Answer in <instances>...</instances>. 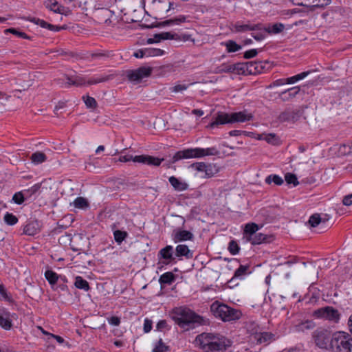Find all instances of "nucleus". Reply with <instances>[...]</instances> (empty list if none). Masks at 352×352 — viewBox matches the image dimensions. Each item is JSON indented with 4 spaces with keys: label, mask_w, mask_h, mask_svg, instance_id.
Wrapping results in <instances>:
<instances>
[{
    "label": "nucleus",
    "mask_w": 352,
    "mask_h": 352,
    "mask_svg": "<svg viewBox=\"0 0 352 352\" xmlns=\"http://www.w3.org/2000/svg\"><path fill=\"white\" fill-rule=\"evenodd\" d=\"M0 296L1 299H3L7 302H12V297L8 294L6 289L2 284H0Z\"/></svg>",
    "instance_id": "49"
},
{
    "label": "nucleus",
    "mask_w": 352,
    "mask_h": 352,
    "mask_svg": "<svg viewBox=\"0 0 352 352\" xmlns=\"http://www.w3.org/2000/svg\"><path fill=\"white\" fill-rule=\"evenodd\" d=\"M244 74L248 72L250 74H257L263 72L265 66L264 63L261 61H250L243 63Z\"/></svg>",
    "instance_id": "14"
},
{
    "label": "nucleus",
    "mask_w": 352,
    "mask_h": 352,
    "mask_svg": "<svg viewBox=\"0 0 352 352\" xmlns=\"http://www.w3.org/2000/svg\"><path fill=\"white\" fill-rule=\"evenodd\" d=\"M172 239L175 243L181 241H192L194 239V234L188 230L177 229L173 231Z\"/></svg>",
    "instance_id": "12"
},
{
    "label": "nucleus",
    "mask_w": 352,
    "mask_h": 352,
    "mask_svg": "<svg viewBox=\"0 0 352 352\" xmlns=\"http://www.w3.org/2000/svg\"><path fill=\"white\" fill-rule=\"evenodd\" d=\"M158 256L160 259H164L162 263L165 265L172 263L175 259V256H173V246L166 245L164 248H162L158 252Z\"/></svg>",
    "instance_id": "15"
},
{
    "label": "nucleus",
    "mask_w": 352,
    "mask_h": 352,
    "mask_svg": "<svg viewBox=\"0 0 352 352\" xmlns=\"http://www.w3.org/2000/svg\"><path fill=\"white\" fill-rule=\"evenodd\" d=\"M218 172V169L214 165L207 164L205 169V174L206 177H211L214 176Z\"/></svg>",
    "instance_id": "45"
},
{
    "label": "nucleus",
    "mask_w": 352,
    "mask_h": 352,
    "mask_svg": "<svg viewBox=\"0 0 352 352\" xmlns=\"http://www.w3.org/2000/svg\"><path fill=\"white\" fill-rule=\"evenodd\" d=\"M342 204L344 206H351L352 204V193L344 196L342 199Z\"/></svg>",
    "instance_id": "63"
},
{
    "label": "nucleus",
    "mask_w": 352,
    "mask_h": 352,
    "mask_svg": "<svg viewBox=\"0 0 352 352\" xmlns=\"http://www.w3.org/2000/svg\"><path fill=\"white\" fill-rule=\"evenodd\" d=\"M167 326L166 320H161L157 323L156 328L158 331H162L164 329H166Z\"/></svg>",
    "instance_id": "64"
},
{
    "label": "nucleus",
    "mask_w": 352,
    "mask_h": 352,
    "mask_svg": "<svg viewBox=\"0 0 352 352\" xmlns=\"http://www.w3.org/2000/svg\"><path fill=\"white\" fill-rule=\"evenodd\" d=\"M133 159H134V157L132 155L127 154L125 155L120 156L118 159V161L121 162H128L130 161L133 162Z\"/></svg>",
    "instance_id": "62"
},
{
    "label": "nucleus",
    "mask_w": 352,
    "mask_h": 352,
    "mask_svg": "<svg viewBox=\"0 0 352 352\" xmlns=\"http://www.w3.org/2000/svg\"><path fill=\"white\" fill-rule=\"evenodd\" d=\"M309 73H310V71L303 72L298 74L297 75H295L294 76L287 78H286V82H287V84L295 83L296 82L302 80L303 78L307 77L309 74Z\"/></svg>",
    "instance_id": "36"
},
{
    "label": "nucleus",
    "mask_w": 352,
    "mask_h": 352,
    "mask_svg": "<svg viewBox=\"0 0 352 352\" xmlns=\"http://www.w3.org/2000/svg\"><path fill=\"white\" fill-rule=\"evenodd\" d=\"M252 119L251 113H248L245 111L232 113L230 114L226 113H219L215 120L208 125L209 128L217 127L220 124L234 122H244Z\"/></svg>",
    "instance_id": "5"
},
{
    "label": "nucleus",
    "mask_w": 352,
    "mask_h": 352,
    "mask_svg": "<svg viewBox=\"0 0 352 352\" xmlns=\"http://www.w3.org/2000/svg\"><path fill=\"white\" fill-rule=\"evenodd\" d=\"M265 140L270 144H276L278 142V139L275 134L270 133L266 135Z\"/></svg>",
    "instance_id": "56"
},
{
    "label": "nucleus",
    "mask_w": 352,
    "mask_h": 352,
    "mask_svg": "<svg viewBox=\"0 0 352 352\" xmlns=\"http://www.w3.org/2000/svg\"><path fill=\"white\" fill-rule=\"evenodd\" d=\"M108 56H109V55L107 54L103 53V52L91 53L90 54V60H101V59H103Z\"/></svg>",
    "instance_id": "52"
},
{
    "label": "nucleus",
    "mask_w": 352,
    "mask_h": 352,
    "mask_svg": "<svg viewBox=\"0 0 352 352\" xmlns=\"http://www.w3.org/2000/svg\"><path fill=\"white\" fill-rule=\"evenodd\" d=\"M168 181L174 189L177 191H184L188 189V184L178 179L175 176L169 177Z\"/></svg>",
    "instance_id": "22"
},
{
    "label": "nucleus",
    "mask_w": 352,
    "mask_h": 352,
    "mask_svg": "<svg viewBox=\"0 0 352 352\" xmlns=\"http://www.w3.org/2000/svg\"><path fill=\"white\" fill-rule=\"evenodd\" d=\"M28 21H30V22H32L36 25H40L41 28H47L51 31H54V32H58L61 30H63L65 29V27L64 26H56V25H52L51 23H47V21L43 20V19H40L38 18H36V17H28Z\"/></svg>",
    "instance_id": "17"
},
{
    "label": "nucleus",
    "mask_w": 352,
    "mask_h": 352,
    "mask_svg": "<svg viewBox=\"0 0 352 352\" xmlns=\"http://www.w3.org/2000/svg\"><path fill=\"white\" fill-rule=\"evenodd\" d=\"M6 32H10V33L15 34L16 36H17L20 38H25V39L30 38V36L28 34H26L25 32H19L17 30H16L15 28L7 29V30H6Z\"/></svg>",
    "instance_id": "50"
},
{
    "label": "nucleus",
    "mask_w": 352,
    "mask_h": 352,
    "mask_svg": "<svg viewBox=\"0 0 352 352\" xmlns=\"http://www.w3.org/2000/svg\"><path fill=\"white\" fill-rule=\"evenodd\" d=\"M222 44L226 46L228 53L236 52L241 49V46L232 40H228Z\"/></svg>",
    "instance_id": "31"
},
{
    "label": "nucleus",
    "mask_w": 352,
    "mask_h": 352,
    "mask_svg": "<svg viewBox=\"0 0 352 352\" xmlns=\"http://www.w3.org/2000/svg\"><path fill=\"white\" fill-rule=\"evenodd\" d=\"M210 310L216 318H219L223 322L236 320L242 316L241 310L232 308L218 300H215L211 304Z\"/></svg>",
    "instance_id": "3"
},
{
    "label": "nucleus",
    "mask_w": 352,
    "mask_h": 352,
    "mask_svg": "<svg viewBox=\"0 0 352 352\" xmlns=\"http://www.w3.org/2000/svg\"><path fill=\"white\" fill-rule=\"evenodd\" d=\"M45 277L50 285H55L58 279V275L52 270H47L45 272Z\"/></svg>",
    "instance_id": "37"
},
{
    "label": "nucleus",
    "mask_w": 352,
    "mask_h": 352,
    "mask_svg": "<svg viewBox=\"0 0 352 352\" xmlns=\"http://www.w3.org/2000/svg\"><path fill=\"white\" fill-rule=\"evenodd\" d=\"M0 327L6 330H10L12 328V322L9 312L0 314Z\"/></svg>",
    "instance_id": "26"
},
{
    "label": "nucleus",
    "mask_w": 352,
    "mask_h": 352,
    "mask_svg": "<svg viewBox=\"0 0 352 352\" xmlns=\"http://www.w3.org/2000/svg\"><path fill=\"white\" fill-rule=\"evenodd\" d=\"M313 338L315 344L319 348L328 349L332 346L333 333L331 334L330 331L326 329H319L314 332Z\"/></svg>",
    "instance_id": "7"
},
{
    "label": "nucleus",
    "mask_w": 352,
    "mask_h": 352,
    "mask_svg": "<svg viewBox=\"0 0 352 352\" xmlns=\"http://www.w3.org/2000/svg\"><path fill=\"white\" fill-rule=\"evenodd\" d=\"M110 78H111L110 76H105L103 77L91 78V79L89 80L87 83L88 85L98 84V83L106 82V81L109 80L110 79Z\"/></svg>",
    "instance_id": "51"
},
{
    "label": "nucleus",
    "mask_w": 352,
    "mask_h": 352,
    "mask_svg": "<svg viewBox=\"0 0 352 352\" xmlns=\"http://www.w3.org/2000/svg\"><path fill=\"white\" fill-rule=\"evenodd\" d=\"M274 239L272 235L264 234L263 233L257 232L252 237H248V242H250L252 245H259L263 243H270Z\"/></svg>",
    "instance_id": "16"
},
{
    "label": "nucleus",
    "mask_w": 352,
    "mask_h": 352,
    "mask_svg": "<svg viewBox=\"0 0 352 352\" xmlns=\"http://www.w3.org/2000/svg\"><path fill=\"white\" fill-rule=\"evenodd\" d=\"M315 327V323L309 320H302L298 323H295L293 325L294 330L295 331L300 332L305 331L306 330H309L314 329Z\"/></svg>",
    "instance_id": "20"
},
{
    "label": "nucleus",
    "mask_w": 352,
    "mask_h": 352,
    "mask_svg": "<svg viewBox=\"0 0 352 352\" xmlns=\"http://www.w3.org/2000/svg\"><path fill=\"white\" fill-rule=\"evenodd\" d=\"M218 154L219 151L215 147L187 148L175 153L170 163L174 164L182 159L199 158L204 156L217 155Z\"/></svg>",
    "instance_id": "4"
},
{
    "label": "nucleus",
    "mask_w": 352,
    "mask_h": 352,
    "mask_svg": "<svg viewBox=\"0 0 352 352\" xmlns=\"http://www.w3.org/2000/svg\"><path fill=\"white\" fill-rule=\"evenodd\" d=\"M164 160V158H159L148 155L147 164L151 166H159Z\"/></svg>",
    "instance_id": "48"
},
{
    "label": "nucleus",
    "mask_w": 352,
    "mask_h": 352,
    "mask_svg": "<svg viewBox=\"0 0 352 352\" xmlns=\"http://www.w3.org/2000/svg\"><path fill=\"white\" fill-rule=\"evenodd\" d=\"M206 164L204 162H196L192 164V166L195 168L196 170L199 171H205Z\"/></svg>",
    "instance_id": "61"
},
{
    "label": "nucleus",
    "mask_w": 352,
    "mask_h": 352,
    "mask_svg": "<svg viewBox=\"0 0 352 352\" xmlns=\"http://www.w3.org/2000/svg\"><path fill=\"white\" fill-rule=\"evenodd\" d=\"M187 21V16L184 15H179L172 19L166 20L160 23L161 26H168L174 25H180Z\"/></svg>",
    "instance_id": "24"
},
{
    "label": "nucleus",
    "mask_w": 352,
    "mask_h": 352,
    "mask_svg": "<svg viewBox=\"0 0 352 352\" xmlns=\"http://www.w3.org/2000/svg\"><path fill=\"white\" fill-rule=\"evenodd\" d=\"M300 91V88L298 87H294L291 89H289L287 91H283L281 93L282 95H285L287 92H289V96L290 97H294Z\"/></svg>",
    "instance_id": "59"
},
{
    "label": "nucleus",
    "mask_w": 352,
    "mask_h": 352,
    "mask_svg": "<svg viewBox=\"0 0 352 352\" xmlns=\"http://www.w3.org/2000/svg\"><path fill=\"white\" fill-rule=\"evenodd\" d=\"M164 51L159 48H144L145 57L162 56Z\"/></svg>",
    "instance_id": "34"
},
{
    "label": "nucleus",
    "mask_w": 352,
    "mask_h": 352,
    "mask_svg": "<svg viewBox=\"0 0 352 352\" xmlns=\"http://www.w3.org/2000/svg\"><path fill=\"white\" fill-rule=\"evenodd\" d=\"M285 179L288 184H293L294 186L299 184L296 176L290 173L285 175Z\"/></svg>",
    "instance_id": "46"
},
{
    "label": "nucleus",
    "mask_w": 352,
    "mask_h": 352,
    "mask_svg": "<svg viewBox=\"0 0 352 352\" xmlns=\"http://www.w3.org/2000/svg\"><path fill=\"white\" fill-rule=\"evenodd\" d=\"M261 26L259 25L255 24H241L240 22H236V23L232 25V28L231 30L233 32H246L249 31H255L256 29H260Z\"/></svg>",
    "instance_id": "18"
},
{
    "label": "nucleus",
    "mask_w": 352,
    "mask_h": 352,
    "mask_svg": "<svg viewBox=\"0 0 352 352\" xmlns=\"http://www.w3.org/2000/svg\"><path fill=\"white\" fill-rule=\"evenodd\" d=\"M175 256H184L186 259H190L193 257V252L189 249L188 245L184 244H179L175 248Z\"/></svg>",
    "instance_id": "19"
},
{
    "label": "nucleus",
    "mask_w": 352,
    "mask_h": 352,
    "mask_svg": "<svg viewBox=\"0 0 352 352\" xmlns=\"http://www.w3.org/2000/svg\"><path fill=\"white\" fill-rule=\"evenodd\" d=\"M155 38H159L160 41L161 40L172 39L173 38V35L170 32H162L160 34H156Z\"/></svg>",
    "instance_id": "54"
},
{
    "label": "nucleus",
    "mask_w": 352,
    "mask_h": 352,
    "mask_svg": "<svg viewBox=\"0 0 352 352\" xmlns=\"http://www.w3.org/2000/svg\"><path fill=\"white\" fill-rule=\"evenodd\" d=\"M113 235L115 241L120 244L126 238L128 234L125 231L118 230L113 232Z\"/></svg>",
    "instance_id": "42"
},
{
    "label": "nucleus",
    "mask_w": 352,
    "mask_h": 352,
    "mask_svg": "<svg viewBox=\"0 0 352 352\" xmlns=\"http://www.w3.org/2000/svg\"><path fill=\"white\" fill-rule=\"evenodd\" d=\"M302 115V111L300 109L288 108L281 112L278 116V120L280 122H297Z\"/></svg>",
    "instance_id": "10"
},
{
    "label": "nucleus",
    "mask_w": 352,
    "mask_h": 352,
    "mask_svg": "<svg viewBox=\"0 0 352 352\" xmlns=\"http://www.w3.org/2000/svg\"><path fill=\"white\" fill-rule=\"evenodd\" d=\"M256 25H259L261 26L260 29H256L255 31H252V36L258 41H261L263 40L266 37L267 31L265 30V27L261 23H257Z\"/></svg>",
    "instance_id": "29"
},
{
    "label": "nucleus",
    "mask_w": 352,
    "mask_h": 352,
    "mask_svg": "<svg viewBox=\"0 0 352 352\" xmlns=\"http://www.w3.org/2000/svg\"><path fill=\"white\" fill-rule=\"evenodd\" d=\"M14 203L17 204H21L24 201V197L22 192H16L12 197Z\"/></svg>",
    "instance_id": "55"
},
{
    "label": "nucleus",
    "mask_w": 352,
    "mask_h": 352,
    "mask_svg": "<svg viewBox=\"0 0 352 352\" xmlns=\"http://www.w3.org/2000/svg\"><path fill=\"white\" fill-rule=\"evenodd\" d=\"M95 14L100 21L107 22L111 16V11L107 8H100L96 10Z\"/></svg>",
    "instance_id": "27"
},
{
    "label": "nucleus",
    "mask_w": 352,
    "mask_h": 352,
    "mask_svg": "<svg viewBox=\"0 0 352 352\" xmlns=\"http://www.w3.org/2000/svg\"><path fill=\"white\" fill-rule=\"evenodd\" d=\"M172 319L179 327L186 329L195 323L202 324L204 321L203 317L185 307L175 308L172 312Z\"/></svg>",
    "instance_id": "2"
},
{
    "label": "nucleus",
    "mask_w": 352,
    "mask_h": 352,
    "mask_svg": "<svg viewBox=\"0 0 352 352\" xmlns=\"http://www.w3.org/2000/svg\"><path fill=\"white\" fill-rule=\"evenodd\" d=\"M244 65L243 63H237L235 64L223 63L217 67L214 71L216 74L222 73H230L234 74H244Z\"/></svg>",
    "instance_id": "9"
},
{
    "label": "nucleus",
    "mask_w": 352,
    "mask_h": 352,
    "mask_svg": "<svg viewBox=\"0 0 352 352\" xmlns=\"http://www.w3.org/2000/svg\"><path fill=\"white\" fill-rule=\"evenodd\" d=\"M228 250L231 254L236 255L239 253L240 248L235 241L232 240L229 243Z\"/></svg>",
    "instance_id": "47"
},
{
    "label": "nucleus",
    "mask_w": 352,
    "mask_h": 352,
    "mask_svg": "<svg viewBox=\"0 0 352 352\" xmlns=\"http://www.w3.org/2000/svg\"><path fill=\"white\" fill-rule=\"evenodd\" d=\"M313 316L317 318H322L338 322L340 318V314L338 310L331 306L321 307L315 310Z\"/></svg>",
    "instance_id": "8"
},
{
    "label": "nucleus",
    "mask_w": 352,
    "mask_h": 352,
    "mask_svg": "<svg viewBox=\"0 0 352 352\" xmlns=\"http://www.w3.org/2000/svg\"><path fill=\"white\" fill-rule=\"evenodd\" d=\"M30 160L34 164H38L44 162L47 160V157L44 153L37 151L32 155Z\"/></svg>",
    "instance_id": "33"
},
{
    "label": "nucleus",
    "mask_w": 352,
    "mask_h": 352,
    "mask_svg": "<svg viewBox=\"0 0 352 352\" xmlns=\"http://www.w3.org/2000/svg\"><path fill=\"white\" fill-rule=\"evenodd\" d=\"M74 285L76 288L83 289L87 292L90 289L89 284L87 280L83 279L81 276H77L75 278Z\"/></svg>",
    "instance_id": "30"
},
{
    "label": "nucleus",
    "mask_w": 352,
    "mask_h": 352,
    "mask_svg": "<svg viewBox=\"0 0 352 352\" xmlns=\"http://www.w3.org/2000/svg\"><path fill=\"white\" fill-rule=\"evenodd\" d=\"M259 230V226L258 224L255 223H249L245 226L243 234L246 238L247 241H248V237H252L254 234L257 233V231Z\"/></svg>",
    "instance_id": "25"
},
{
    "label": "nucleus",
    "mask_w": 352,
    "mask_h": 352,
    "mask_svg": "<svg viewBox=\"0 0 352 352\" xmlns=\"http://www.w3.org/2000/svg\"><path fill=\"white\" fill-rule=\"evenodd\" d=\"M65 78L67 79V84L69 86L74 85L76 87H80L85 85L86 84L85 79L80 76H68L66 75Z\"/></svg>",
    "instance_id": "23"
},
{
    "label": "nucleus",
    "mask_w": 352,
    "mask_h": 352,
    "mask_svg": "<svg viewBox=\"0 0 352 352\" xmlns=\"http://www.w3.org/2000/svg\"><path fill=\"white\" fill-rule=\"evenodd\" d=\"M195 342L204 352H226L232 344L221 334L206 332L197 335Z\"/></svg>",
    "instance_id": "1"
},
{
    "label": "nucleus",
    "mask_w": 352,
    "mask_h": 352,
    "mask_svg": "<svg viewBox=\"0 0 352 352\" xmlns=\"http://www.w3.org/2000/svg\"><path fill=\"white\" fill-rule=\"evenodd\" d=\"M257 54L258 52L256 49H252L246 51L243 54V57L246 59H250L255 57L257 55Z\"/></svg>",
    "instance_id": "57"
},
{
    "label": "nucleus",
    "mask_w": 352,
    "mask_h": 352,
    "mask_svg": "<svg viewBox=\"0 0 352 352\" xmlns=\"http://www.w3.org/2000/svg\"><path fill=\"white\" fill-rule=\"evenodd\" d=\"M4 221L10 226H13L18 222L17 217L12 213L6 212L3 217Z\"/></svg>",
    "instance_id": "44"
},
{
    "label": "nucleus",
    "mask_w": 352,
    "mask_h": 352,
    "mask_svg": "<svg viewBox=\"0 0 352 352\" xmlns=\"http://www.w3.org/2000/svg\"><path fill=\"white\" fill-rule=\"evenodd\" d=\"M265 183L270 184L274 182L276 185L280 186L283 184V179L278 175H270L265 178Z\"/></svg>",
    "instance_id": "38"
},
{
    "label": "nucleus",
    "mask_w": 352,
    "mask_h": 352,
    "mask_svg": "<svg viewBox=\"0 0 352 352\" xmlns=\"http://www.w3.org/2000/svg\"><path fill=\"white\" fill-rule=\"evenodd\" d=\"M331 349L333 352H352V336L344 331L334 333Z\"/></svg>",
    "instance_id": "6"
},
{
    "label": "nucleus",
    "mask_w": 352,
    "mask_h": 352,
    "mask_svg": "<svg viewBox=\"0 0 352 352\" xmlns=\"http://www.w3.org/2000/svg\"><path fill=\"white\" fill-rule=\"evenodd\" d=\"M169 351V346L166 345L162 339L160 338L157 344L153 349V352H167Z\"/></svg>",
    "instance_id": "41"
},
{
    "label": "nucleus",
    "mask_w": 352,
    "mask_h": 352,
    "mask_svg": "<svg viewBox=\"0 0 352 352\" xmlns=\"http://www.w3.org/2000/svg\"><path fill=\"white\" fill-rule=\"evenodd\" d=\"M285 26L283 23H274L272 25L265 27V30L268 34H278L283 31Z\"/></svg>",
    "instance_id": "32"
},
{
    "label": "nucleus",
    "mask_w": 352,
    "mask_h": 352,
    "mask_svg": "<svg viewBox=\"0 0 352 352\" xmlns=\"http://www.w3.org/2000/svg\"><path fill=\"white\" fill-rule=\"evenodd\" d=\"M82 100L87 108L96 109L98 106V103L96 99L89 96H82Z\"/></svg>",
    "instance_id": "40"
},
{
    "label": "nucleus",
    "mask_w": 352,
    "mask_h": 352,
    "mask_svg": "<svg viewBox=\"0 0 352 352\" xmlns=\"http://www.w3.org/2000/svg\"><path fill=\"white\" fill-rule=\"evenodd\" d=\"M39 225L37 221L28 222L23 228V233L29 236H34L38 233Z\"/></svg>",
    "instance_id": "21"
},
{
    "label": "nucleus",
    "mask_w": 352,
    "mask_h": 352,
    "mask_svg": "<svg viewBox=\"0 0 352 352\" xmlns=\"http://www.w3.org/2000/svg\"><path fill=\"white\" fill-rule=\"evenodd\" d=\"M176 278V276L171 272L164 273L160 276L159 282L161 285H171Z\"/></svg>",
    "instance_id": "28"
},
{
    "label": "nucleus",
    "mask_w": 352,
    "mask_h": 352,
    "mask_svg": "<svg viewBox=\"0 0 352 352\" xmlns=\"http://www.w3.org/2000/svg\"><path fill=\"white\" fill-rule=\"evenodd\" d=\"M325 219H322L319 214H312L309 219V223L311 227L315 228L320 223H324Z\"/></svg>",
    "instance_id": "35"
},
{
    "label": "nucleus",
    "mask_w": 352,
    "mask_h": 352,
    "mask_svg": "<svg viewBox=\"0 0 352 352\" xmlns=\"http://www.w3.org/2000/svg\"><path fill=\"white\" fill-rule=\"evenodd\" d=\"M274 338V335L269 332H258L251 335V340L256 344H268Z\"/></svg>",
    "instance_id": "13"
},
{
    "label": "nucleus",
    "mask_w": 352,
    "mask_h": 352,
    "mask_svg": "<svg viewBox=\"0 0 352 352\" xmlns=\"http://www.w3.org/2000/svg\"><path fill=\"white\" fill-rule=\"evenodd\" d=\"M152 71L151 67H140L137 69L129 71L127 78L131 82H139L143 78L150 76Z\"/></svg>",
    "instance_id": "11"
},
{
    "label": "nucleus",
    "mask_w": 352,
    "mask_h": 352,
    "mask_svg": "<svg viewBox=\"0 0 352 352\" xmlns=\"http://www.w3.org/2000/svg\"><path fill=\"white\" fill-rule=\"evenodd\" d=\"M148 157L146 155H136L134 157L133 162L142 164H148Z\"/></svg>",
    "instance_id": "53"
},
{
    "label": "nucleus",
    "mask_w": 352,
    "mask_h": 352,
    "mask_svg": "<svg viewBox=\"0 0 352 352\" xmlns=\"http://www.w3.org/2000/svg\"><path fill=\"white\" fill-rule=\"evenodd\" d=\"M152 324H153L152 320L148 318H146L144 320V328H143L144 331L145 333L150 332L152 329Z\"/></svg>",
    "instance_id": "60"
},
{
    "label": "nucleus",
    "mask_w": 352,
    "mask_h": 352,
    "mask_svg": "<svg viewBox=\"0 0 352 352\" xmlns=\"http://www.w3.org/2000/svg\"><path fill=\"white\" fill-rule=\"evenodd\" d=\"M46 6L54 12L58 13V10H60V8L62 6L60 5L57 1H54L50 4H47Z\"/></svg>",
    "instance_id": "58"
},
{
    "label": "nucleus",
    "mask_w": 352,
    "mask_h": 352,
    "mask_svg": "<svg viewBox=\"0 0 352 352\" xmlns=\"http://www.w3.org/2000/svg\"><path fill=\"white\" fill-rule=\"evenodd\" d=\"M248 270L249 265H241L234 272V278H242L244 275L247 274Z\"/></svg>",
    "instance_id": "43"
},
{
    "label": "nucleus",
    "mask_w": 352,
    "mask_h": 352,
    "mask_svg": "<svg viewBox=\"0 0 352 352\" xmlns=\"http://www.w3.org/2000/svg\"><path fill=\"white\" fill-rule=\"evenodd\" d=\"M73 204L75 208H80V209H84L89 206V203H88L87 200L82 197H77L74 201Z\"/></svg>",
    "instance_id": "39"
}]
</instances>
